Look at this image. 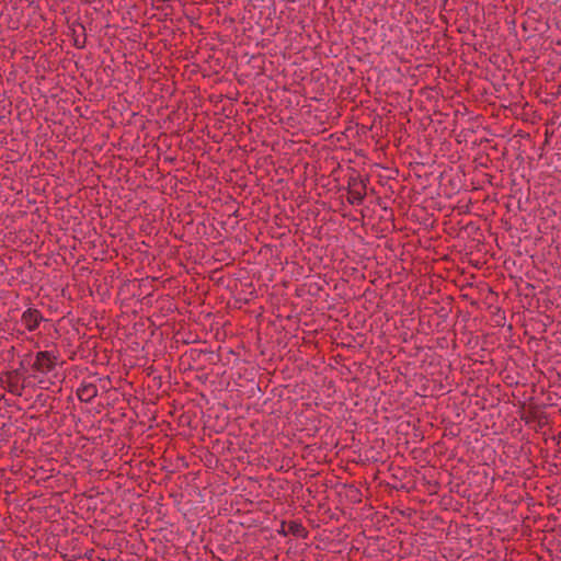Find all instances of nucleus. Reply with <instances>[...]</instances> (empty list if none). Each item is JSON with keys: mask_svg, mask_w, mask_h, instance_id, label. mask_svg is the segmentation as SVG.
Returning <instances> with one entry per match:
<instances>
[{"mask_svg": "<svg viewBox=\"0 0 561 561\" xmlns=\"http://www.w3.org/2000/svg\"><path fill=\"white\" fill-rule=\"evenodd\" d=\"M55 366L56 357L46 351L36 353L34 363L32 364V368L42 375H47Z\"/></svg>", "mask_w": 561, "mask_h": 561, "instance_id": "1", "label": "nucleus"}, {"mask_svg": "<svg viewBox=\"0 0 561 561\" xmlns=\"http://www.w3.org/2000/svg\"><path fill=\"white\" fill-rule=\"evenodd\" d=\"M42 320L39 311L35 309H27L23 312L21 322L28 330L34 331Z\"/></svg>", "mask_w": 561, "mask_h": 561, "instance_id": "2", "label": "nucleus"}, {"mask_svg": "<svg viewBox=\"0 0 561 561\" xmlns=\"http://www.w3.org/2000/svg\"><path fill=\"white\" fill-rule=\"evenodd\" d=\"M98 394L96 387L92 383L84 385L78 390V397L81 401H90Z\"/></svg>", "mask_w": 561, "mask_h": 561, "instance_id": "3", "label": "nucleus"}, {"mask_svg": "<svg viewBox=\"0 0 561 561\" xmlns=\"http://www.w3.org/2000/svg\"><path fill=\"white\" fill-rule=\"evenodd\" d=\"M363 199V196L359 193L352 192L351 193V203L352 204H359Z\"/></svg>", "mask_w": 561, "mask_h": 561, "instance_id": "4", "label": "nucleus"}]
</instances>
